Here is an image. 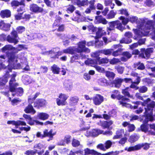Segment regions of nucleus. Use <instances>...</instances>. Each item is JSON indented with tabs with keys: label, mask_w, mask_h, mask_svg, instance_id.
Returning a JSON list of instances; mask_svg holds the SVG:
<instances>
[{
	"label": "nucleus",
	"mask_w": 155,
	"mask_h": 155,
	"mask_svg": "<svg viewBox=\"0 0 155 155\" xmlns=\"http://www.w3.org/2000/svg\"><path fill=\"white\" fill-rule=\"evenodd\" d=\"M140 128L142 131L145 133H147L149 135H155V132L149 129L147 125L142 124Z\"/></svg>",
	"instance_id": "14"
},
{
	"label": "nucleus",
	"mask_w": 155,
	"mask_h": 155,
	"mask_svg": "<svg viewBox=\"0 0 155 155\" xmlns=\"http://www.w3.org/2000/svg\"><path fill=\"white\" fill-rule=\"evenodd\" d=\"M116 27L118 29L122 31L123 30V27L121 23L118 21H116Z\"/></svg>",
	"instance_id": "56"
},
{
	"label": "nucleus",
	"mask_w": 155,
	"mask_h": 155,
	"mask_svg": "<svg viewBox=\"0 0 155 155\" xmlns=\"http://www.w3.org/2000/svg\"><path fill=\"white\" fill-rule=\"evenodd\" d=\"M21 100L19 98H14L12 99L11 104L13 106L16 105L21 102Z\"/></svg>",
	"instance_id": "45"
},
{
	"label": "nucleus",
	"mask_w": 155,
	"mask_h": 155,
	"mask_svg": "<svg viewBox=\"0 0 155 155\" xmlns=\"http://www.w3.org/2000/svg\"><path fill=\"white\" fill-rule=\"evenodd\" d=\"M120 153L119 151H111L104 154H102V155H117Z\"/></svg>",
	"instance_id": "59"
},
{
	"label": "nucleus",
	"mask_w": 155,
	"mask_h": 155,
	"mask_svg": "<svg viewBox=\"0 0 155 155\" xmlns=\"http://www.w3.org/2000/svg\"><path fill=\"white\" fill-rule=\"evenodd\" d=\"M55 134L53 133V130L51 129L49 131L48 129H45L43 131V134L42 135V137H48L50 138H53Z\"/></svg>",
	"instance_id": "20"
},
{
	"label": "nucleus",
	"mask_w": 155,
	"mask_h": 155,
	"mask_svg": "<svg viewBox=\"0 0 155 155\" xmlns=\"http://www.w3.org/2000/svg\"><path fill=\"white\" fill-rule=\"evenodd\" d=\"M113 50V49H106L101 50L100 52L106 55H110L112 54Z\"/></svg>",
	"instance_id": "37"
},
{
	"label": "nucleus",
	"mask_w": 155,
	"mask_h": 155,
	"mask_svg": "<svg viewBox=\"0 0 155 155\" xmlns=\"http://www.w3.org/2000/svg\"><path fill=\"white\" fill-rule=\"evenodd\" d=\"M129 89V88L127 87L125 89L123 90L122 91V93L124 95L131 97H132V96H130L129 93L128 91V90Z\"/></svg>",
	"instance_id": "60"
},
{
	"label": "nucleus",
	"mask_w": 155,
	"mask_h": 155,
	"mask_svg": "<svg viewBox=\"0 0 155 155\" xmlns=\"http://www.w3.org/2000/svg\"><path fill=\"white\" fill-rule=\"evenodd\" d=\"M23 117L26 120H28V123L30 125H33L34 124V123L32 121L33 120L32 117H31L30 115L24 114L23 115Z\"/></svg>",
	"instance_id": "27"
},
{
	"label": "nucleus",
	"mask_w": 155,
	"mask_h": 155,
	"mask_svg": "<svg viewBox=\"0 0 155 155\" xmlns=\"http://www.w3.org/2000/svg\"><path fill=\"white\" fill-rule=\"evenodd\" d=\"M61 18L59 16H56V19L54 21V25L55 26H58L60 23L61 22Z\"/></svg>",
	"instance_id": "39"
},
{
	"label": "nucleus",
	"mask_w": 155,
	"mask_h": 155,
	"mask_svg": "<svg viewBox=\"0 0 155 155\" xmlns=\"http://www.w3.org/2000/svg\"><path fill=\"white\" fill-rule=\"evenodd\" d=\"M123 81V79L117 78L114 81V84H115V87H119Z\"/></svg>",
	"instance_id": "32"
},
{
	"label": "nucleus",
	"mask_w": 155,
	"mask_h": 155,
	"mask_svg": "<svg viewBox=\"0 0 155 155\" xmlns=\"http://www.w3.org/2000/svg\"><path fill=\"white\" fill-rule=\"evenodd\" d=\"M78 97L76 96L71 97L70 99V104L72 105H75L77 103L79 100Z\"/></svg>",
	"instance_id": "31"
},
{
	"label": "nucleus",
	"mask_w": 155,
	"mask_h": 155,
	"mask_svg": "<svg viewBox=\"0 0 155 155\" xmlns=\"http://www.w3.org/2000/svg\"><path fill=\"white\" fill-rule=\"evenodd\" d=\"M125 37L129 38L128 40H126L125 38H123L120 41V43H125L126 44H129L131 42V40L130 39L132 37L133 35L132 33L130 32H126L125 34Z\"/></svg>",
	"instance_id": "18"
},
{
	"label": "nucleus",
	"mask_w": 155,
	"mask_h": 155,
	"mask_svg": "<svg viewBox=\"0 0 155 155\" xmlns=\"http://www.w3.org/2000/svg\"><path fill=\"white\" fill-rule=\"evenodd\" d=\"M67 97L64 94L61 93L60 94L58 98L56 99L57 104L58 106H63L65 105L67 102L66 100L67 99Z\"/></svg>",
	"instance_id": "7"
},
{
	"label": "nucleus",
	"mask_w": 155,
	"mask_h": 155,
	"mask_svg": "<svg viewBox=\"0 0 155 155\" xmlns=\"http://www.w3.org/2000/svg\"><path fill=\"white\" fill-rule=\"evenodd\" d=\"M86 41H85L79 42L78 44V48H68V53L72 54L74 53V51L78 53L84 52L87 53L90 52V49L85 48Z\"/></svg>",
	"instance_id": "4"
},
{
	"label": "nucleus",
	"mask_w": 155,
	"mask_h": 155,
	"mask_svg": "<svg viewBox=\"0 0 155 155\" xmlns=\"http://www.w3.org/2000/svg\"><path fill=\"white\" fill-rule=\"evenodd\" d=\"M60 68L55 64H54L51 67V70L54 74H59L60 71Z\"/></svg>",
	"instance_id": "28"
},
{
	"label": "nucleus",
	"mask_w": 155,
	"mask_h": 155,
	"mask_svg": "<svg viewBox=\"0 0 155 155\" xmlns=\"http://www.w3.org/2000/svg\"><path fill=\"white\" fill-rule=\"evenodd\" d=\"M37 117L40 119L45 120L48 118L49 115L46 113L41 112L38 113L37 115Z\"/></svg>",
	"instance_id": "25"
},
{
	"label": "nucleus",
	"mask_w": 155,
	"mask_h": 155,
	"mask_svg": "<svg viewBox=\"0 0 155 155\" xmlns=\"http://www.w3.org/2000/svg\"><path fill=\"white\" fill-rule=\"evenodd\" d=\"M29 10L33 13H42L44 10V9L39 7L37 4L32 3L29 6Z\"/></svg>",
	"instance_id": "8"
},
{
	"label": "nucleus",
	"mask_w": 155,
	"mask_h": 155,
	"mask_svg": "<svg viewBox=\"0 0 155 155\" xmlns=\"http://www.w3.org/2000/svg\"><path fill=\"white\" fill-rule=\"evenodd\" d=\"M44 150H42L40 151H38V150H35V151L32 150H27L25 152V154L27 155H34L37 153L38 155H42L44 153Z\"/></svg>",
	"instance_id": "19"
},
{
	"label": "nucleus",
	"mask_w": 155,
	"mask_h": 155,
	"mask_svg": "<svg viewBox=\"0 0 155 155\" xmlns=\"http://www.w3.org/2000/svg\"><path fill=\"white\" fill-rule=\"evenodd\" d=\"M39 92H36L35 94L34 97L33 98H29L28 99V101L29 103L32 104L33 103V101L40 94Z\"/></svg>",
	"instance_id": "38"
},
{
	"label": "nucleus",
	"mask_w": 155,
	"mask_h": 155,
	"mask_svg": "<svg viewBox=\"0 0 155 155\" xmlns=\"http://www.w3.org/2000/svg\"><path fill=\"white\" fill-rule=\"evenodd\" d=\"M11 5L12 7H17L19 5H22L19 2L16 0H13L11 2Z\"/></svg>",
	"instance_id": "48"
},
{
	"label": "nucleus",
	"mask_w": 155,
	"mask_h": 155,
	"mask_svg": "<svg viewBox=\"0 0 155 155\" xmlns=\"http://www.w3.org/2000/svg\"><path fill=\"white\" fill-rule=\"evenodd\" d=\"M144 4L148 6H153L154 3L151 0H147L144 3Z\"/></svg>",
	"instance_id": "62"
},
{
	"label": "nucleus",
	"mask_w": 155,
	"mask_h": 155,
	"mask_svg": "<svg viewBox=\"0 0 155 155\" xmlns=\"http://www.w3.org/2000/svg\"><path fill=\"white\" fill-rule=\"evenodd\" d=\"M115 68L117 70L118 72L120 74H122L123 73L124 69V67L120 66V65L115 66Z\"/></svg>",
	"instance_id": "43"
},
{
	"label": "nucleus",
	"mask_w": 155,
	"mask_h": 155,
	"mask_svg": "<svg viewBox=\"0 0 155 155\" xmlns=\"http://www.w3.org/2000/svg\"><path fill=\"white\" fill-rule=\"evenodd\" d=\"M97 61L91 59H88L85 61L86 64L94 67L97 64Z\"/></svg>",
	"instance_id": "29"
},
{
	"label": "nucleus",
	"mask_w": 155,
	"mask_h": 155,
	"mask_svg": "<svg viewBox=\"0 0 155 155\" xmlns=\"http://www.w3.org/2000/svg\"><path fill=\"white\" fill-rule=\"evenodd\" d=\"M22 79L23 83L26 85L28 84L32 83L33 81H34L31 78V77L27 75L23 76Z\"/></svg>",
	"instance_id": "22"
},
{
	"label": "nucleus",
	"mask_w": 155,
	"mask_h": 155,
	"mask_svg": "<svg viewBox=\"0 0 155 155\" xmlns=\"http://www.w3.org/2000/svg\"><path fill=\"white\" fill-rule=\"evenodd\" d=\"M153 51V48H148L146 50L144 48H142L141 49V53L140 54V56L143 58H148L150 56V54Z\"/></svg>",
	"instance_id": "10"
},
{
	"label": "nucleus",
	"mask_w": 155,
	"mask_h": 155,
	"mask_svg": "<svg viewBox=\"0 0 155 155\" xmlns=\"http://www.w3.org/2000/svg\"><path fill=\"white\" fill-rule=\"evenodd\" d=\"M150 144L147 143H143L141 144H138V145L140 146V149H141L142 147H143V149L145 150H147L150 147Z\"/></svg>",
	"instance_id": "44"
},
{
	"label": "nucleus",
	"mask_w": 155,
	"mask_h": 155,
	"mask_svg": "<svg viewBox=\"0 0 155 155\" xmlns=\"http://www.w3.org/2000/svg\"><path fill=\"white\" fill-rule=\"evenodd\" d=\"M105 75L106 77L110 80H113L115 76V74L113 72L109 71H106Z\"/></svg>",
	"instance_id": "33"
},
{
	"label": "nucleus",
	"mask_w": 155,
	"mask_h": 155,
	"mask_svg": "<svg viewBox=\"0 0 155 155\" xmlns=\"http://www.w3.org/2000/svg\"><path fill=\"white\" fill-rule=\"evenodd\" d=\"M120 60L119 59L114 58L110 60L109 62L111 64H115L120 62Z\"/></svg>",
	"instance_id": "46"
},
{
	"label": "nucleus",
	"mask_w": 155,
	"mask_h": 155,
	"mask_svg": "<svg viewBox=\"0 0 155 155\" xmlns=\"http://www.w3.org/2000/svg\"><path fill=\"white\" fill-rule=\"evenodd\" d=\"M112 94L111 95V97L113 99H115L117 98L119 96V93L117 90H114L112 92Z\"/></svg>",
	"instance_id": "42"
},
{
	"label": "nucleus",
	"mask_w": 155,
	"mask_h": 155,
	"mask_svg": "<svg viewBox=\"0 0 155 155\" xmlns=\"http://www.w3.org/2000/svg\"><path fill=\"white\" fill-rule=\"evenodd\" d=\"M3 25L2 29L4 31H8L10 30L11 27V25L10 24H5L4 23Z\"/></svg>",
	"instance_id": "52"
},
{
	"label": "nucleus",
	"mask_w": 155,
	"mask_h": 155,
	"mask_svg": "<svg viewBox=\"0 0 155 155\" xmlns=\"http://www.w3.org/2000/svg\"><path fill=\"white\" fill-rule=\"evenodd\" d=\"M40 69L41 73H45L48 71V68L45 66H41L40 67Z\"/></svg>",
	"instance_id": "54"
},
{
	"label": "nucleus",
	"mask_w": 155,
	"mask_h": 155,
	"mask_svg": "<svg viewBox=\"0 0 155 155\" xmlns=\"http://www.w3.org/2000/svg\"><path fill=\"white\" fill-rule=\"evenodd\" d=\"M103 130L99 129H94L91 131H87L86 135L87 136H91L96 137L100 134H102Z\"/></svg>",
	"instance_id": "13"
},
{
	"label": "nucleus",
	"mask_w": 155,
	"mask_h": 155,
	"mask_svg": "<svg viewBox=\"0 0 155 155\" xmlns=\"http://www.w3.org/2000/svg\"><path fill=\"white\" fill-rule=\"evenodd\" d=\"M129 99L127 98H124L122 97V99L119 101V103L123 106H125L126 107H130V105L127 103Z\"/></svg>",
	"instance_id": "23"
},
{
	"label": "nucleus",
	"mask_w": 155,
	"mask_h": 155,
	"mask_svg": "<svg viewBox=\"0 0 155 155\" xmlns=\"http://www.w3.org/2000/svg\"><path fill=\"white\" fill-rule=\"evenodd\" d=\"M147 91V88L145 86H143L140 87L139 89V91L142 93H144Z\"/></svg>",
	"instance_id": "64"
},
{
	"label": "nucleus",
	"mask_w": 155,
	"mask_h": 155,
	"mask_svg": "<svg viewBox=\"0 0 155 155\" xmlns=\"http://www.w3.org/2000/svg\"><path fill=\"white\" fill-rule=\"evenodd\" d=\"M152 18L153 21H142L140 19L138 20L136 17H130L129 21L132 23L136 22L137 25L138 29H134L135 34L139 36L146 35L148 34L149 30H153L155 27V14L152 16Z\"/></svg>",
	"instance_id": "1"
},
{
	"label": "nucleus",
	"mask_w": 155,
	"mask_h": 155,
	"mask_svg": "<svg viewBox=\"0 0 155 155\" xmlns=\"http://www.w3.org/2000/svg\"><path fill=\"white\" fill-rule=\"evenodd\" d=\"M6 56L8 59V62L9 64H12L15 61L17 62L18 60L17 59L18 57L16 55L15 53L13 51H7L6 52Z\"/></svg>",
	"instance_id": "6"
},
{
	"label": "nucleus",
	"mask_w": 155,
	"mask_h": 155,
	"mask_svg": "<svg viewBox=\"0 0 155 155\" xmlns=\"http://www.w3.org/2000/svg\"><path fill=\"white\" fill-rule=\"evenodd\" d=\"M11 75L8 72H7L2 77L0 78V88L5 85L8 81V79L11 78Z\"/></svg>",
	"instance_id": "11"
},
{
	"label": "nucleus",
	"mask_w": 155,
	"mask_h": 155,
	"mask_svg": "<svg viewBox=\"0 0 155 155\" xmlns=\"http://www.w3.org/2000/svg\"><path fill=\"white\" fill-rule=\"evenodd\" d=\"M137 66V69L140 70H143L145 68L144 65L142 63L138 62L136 64Z\"/></svg>",
	"instance_id": "63"
},
{
	"label": "nucleus",
	"mask_w": 155,
	"mask_h": 155,
	"mask_svg": "<svg viewBox=\"0 0 155 155\" xmlns=\"http://www.w3.org/2000/svg\"><path fill=\"white\" fill-rule=\"evenodd\" d=\"M99 53L98 52H94L92 53L91 55V57H92L96 58V61H97V60H99V59L100 58L99 57Z\"/></svg>",
	"instance_id": "61"
},
{
	"label": "nucleus",
	"mask_w": 155,
	"mask_h": 155,
	"mask_svg": "<svg viewBox=\"0 0 155 155\" xmlns=\"http://www.w3.org/2000/svg\"><path fill=\"white\" fill-rule=\"evenodd\" d=\"M72 144L73 147H77L80 145V142L78 140L74 139L72 141Z\"/></svg>",
	"instance_id": "50"
},
{
	"label": "nucleus",
	"mask_w": 155,
	"mask_h": 155,
	"mask_svg": "<svg viewBox=\"0 0 155 155\" xmlns=\"http://www.w3.org/2000/svg\"><path fill=\"white\" fill-rule=\"evenodd\" d=\"M137 80L136 81H132L131 84L130 86V88L135 89V90H137L139 89V87L137 86V85L140 82V77H138L137 79Z\"/></svg>",
	"instance_id": "26"
},
{
	"label": "nucleus",
	"mask_w": 155,
	"mask_h": 155,
	"mask_svg": "<svg viewBox=\"0 0 155 155\" xmlns=\"http://www.w3.org/2000/svg\"><path fill=\"white\" fill-rule=\"evenodd\" d=\"M13 48V47L11 45H5L3 47L2 49V52H4L7 50H12Z\"/></svg>",
	"instance_id": "47"
},
{
	"label": "nucleus",
	"mask_w": 155,
	"mask_h": 155,
	"mask_svg": "<svg viewBox=\"0 0 155 155\" xmlns=\"http://www.w3.org/2000/svg\"><path fill=\"white\" fill-rule=\"evenodd\" d=\"M106 34V32L103 30L102 28L99 27L97 28V31L96 32V36L95 39L100 38L102 35Z\"/></svg>",
	"instance_id": "24"
},
{
	"label": "nucleus",
	"mask_w": 155,
	"mask_h": 155,
	"mask_svg": "<svg viewBox=\"0 0 155 155\" xmlns=\"http://www.w3.org/2000/svg\"><path fill=\"white\" fill-rule=\"evenodd\" d=\"M121 51L122 50L121 49H119L117 50L112 52V55L114 57L117 56L121 54Z\"/></svg>",
	"instance_id": "53"
},
{
	"label": "nucleus",
	"mask_w": 155,
	"mask_h": 155,
	"mask_svg": "<svg viewBox=\"0 0 155 155\" xmlns=\"http://www.w3.org/2000/svg\"><path fill=\"white\" fill-rule=\"evenodd\" d=\"M31 18V15L30 14H25L22 17V19L25 20V21H28Z\"/></svg>",
	"instance_id": "58"
},
{
	"label": "nucleus",
	"mask_w": 155,
	"mask_h": 155,
	"mask_svg": "<svg viewBox=\"0 0 155 155\" xmlns=\"http://www.w3.org/2000/svg\"><path fill=\"white\" fill-rule=\"evenodd\" d=\"M118 12L119 14L124 15L126 16H127L129 15L128 12L125 9H121L118 11Z\"/></svg>",
	"instance_id": "51"
},
{
	"label": "nucleus",
	"mask_w": 155,
	"mask_h": 155,
	"mask_svg": "<svg viewBox=\"0 0 155 155\" xmlns=\"http://www.w3.org/2000/svg\"><path fill=\"white\" fill-rule=\"evenodd\" d=\"M150 101V99L148 98L144 101L142 104L144 106L146 104L147 105L146 107L144 108L145 110L144 113L146 116L144 122L146 123H147L149 120L152 121L153 120V117L152 116V111L155 105V102L154 101H152L149 103Z\"/></svg>",
	"instance_id": "2"
},
{
	"label": "nucleus",
	"mask_w": 155,
	"mask_h": 155,
	"mask_svg": "<svg viewBox=\"0 0 155 155\" xmlns=\"http://www.w3.org/2000/svg\"><path fill=\"white\" fill-rule=\"evenodd\" d=\"M11 15V12L8 9L2 10L0 12V16L3 18H9Z\"/></svg>",
	"instance_id": "15"
},
{
	"label": "nucleus",
	"mask_w": 155,
	"mask_h": 155,
	"mask_svg": "<svg viewBox=\"0 0 155 155\" xmlns=\"http://www.w3.org/2000/svg\"><path fill=\"white\" fill-rule=\"evenodd\" d=\"M140 146L138 145V144H137L134 146L130 147L128 148H125V150L128 152H131L140 150Z\"/></svg>",
	"instance_id": "30"
},
{
	"label": "nucleus",
	"mask_w": 155,
	"mask_h": 155,
	"mask_svg": "<svg viewBox=\"0 0 155 155\" xmlns=\"http://www.w3.org/2000/svg\"><path fill=\"white\" fill-rule=\"evenodd\" d=\"M32 104L29 103L27 106L24 110V111L27 114L31 113L32 114H35L36 112L33 106L31 105Z\"/></svg>",
	"instance_id": "17"
},
{
	"label": "nucleus",
	"mask_w": 155,
	"mask_h": 155,
	"mask_svg": "<svg viewBox=\"0 0 155 155\" xmlns=\"http://www.w3.org/2000/svg\"><path fill=\"white\" fill-rule=\"evenodd\" d=\"M95 19L97 21H98L99 22L103 24H106L107 23L106 19L102 18L101 16H96Z\"/></svg>",
	"instance_id": "34"
},
{
	"label": "nucleus",
	"mask_w": 155,
	"mask_h": 155,
	"mask_svg": "<svg viewBox=\"0 0 155 155\" xmlns=\"http://www.w3.org/2000/svg\"><path fill=\"white\" fill-rule=\"evenodd\" d=\"M11 35H8L6 38V41L10 43L17 44L18 42L17 38L18 37V33L16 30L13 29L10 33Z\"/></svg>",
	"instance_id": "5"
},
{
	"label": "nucleus",
	"mask_w": 155,
	"mask_h": 155,
	"mask_svg": "<svg viewBox=\"0 0 155 155\" xmlns=\"http://www.w3.org/2000/svg\"><path fill=\"white\" fill-rule=\"evenodd\" d=\"M7 124H12L13 125L15 126L16 128H18V126L20 125L26 126V123L24 121H22L20 120H17L16 121L14 120H8L7 122Z\"/></svg>",
	"instance_id": "12"
},
{
	"label": "nucleus",
	"mask_w": 155,
	"mask_h": 155,
	"mask_svg": "<svg viewBox=\"0 0 155 155\" xmlns=\"http://www.w3.org/2000/svg\"><path fill=\"white\" fill-rule=\"evenodd\" d=\"M112 144L113 143L110 140H107L104 143L106 149H108L110 148L111 147Z\"/></svg>",
	"instance_id": "49"
},
{
	"label": "nucleus",
	"mask_w": 155,
	"mask_h": 155,
	"mask_svg": "<svg viewBox=\"0 0 155 155\" xmlns=\"http://www.w3.org/2000/svg\"><path fill=\"white\" fill-rule=\"evenodd\" d=\"M47 102L46 100L42 98H38L34 102V106L35 107L40 109L41 107H45Z\"/></svg>",
	"instance_id": "9"
},
{
	"label": "nucleus",
	"mask_w": 155,
	"mask_h": 155,
	"mask_svg": "<svg viewBox=\"0 0 155 155\" xmlns=\"http://www.w3.org/2000/svg\"><path fill=\"white\" fill-rule=\"evenodd\" d=\"M116 21H113L109 23V27L107 28L108 30L111 31L113 30L116 26Z\"/></svg>",
	"instance_id": "40"
},
{
	"label": "nucleus",
	"mask_w": 155,
	"mask_h": 155,
	"mask_svg": "<svg viewBox=\"0 0 155 155\" xmlns=\"http://www.w3.org/2000/svg\"><path fill=\"white\" fill-rule=\"evenodd\" d=\"M122 125L124 127H127L128 128V131L129 132L134 131L135 128L134 125L130 124L128 122H123L122 124Z\"/></svg>",
	"instance_id": "21"
},
{
	"label": "nucleus",
	"mask_w": 155,
	"mask_h": 155,
	"mask_svg": "<svg viewBox=\"0 0 155 155\" xmlns=\"http://www.w3.org/2000/svg\"><path fill=\"white\" fill-rule=\"evenodd\" d=\"M94 104L96 105L100 104L104 101L103 97L100 95H97L93 99Z\"/></svg>",
	"instance_id": "16"
},
{
	"label": "nucleus",
	"mask_w": 155,
	"mask_h": 155,
	"mask_svg": "<svg viewBox=\"0 0 155 155\" xmlns=\"http://www.w3.org/2000/svg\"><path fill=\"white\" fill-rule=\"evenodd\" d=\"M119 19L122 20V22L124 25H126L128 21V19L127 18H125L123 16L120 17Z\"/></svg>",
	"instance_id": "57"
},
{
	"label": "nucleus",
	"mask_w": 155,
	"mask_h": 155,
	"mask_svg": "<svg viewBox=\"0 0 155 155\" xmlns=\"http://www.w3.org/2000/svg\"><path fill=\"white\" fill-rule=\"evenodd\" d=\"M98 83L100 85L102 86H106L107 85L106 79L103 78L100 79L98 80Z\"/></svg>",
	"instance_id": "41"
},
{
	"label": "nucleus",
	"mask_w": 155,
	"mask_h": 155,
	"mask_svg": "<svg viewBox=\"0 0 155 155\" xmlns=\"http://www.w3.org/2000/svg\"><path fill=\"white\" fill-rule=\"evenodd\" d=\"M138 138L139 137L137 135L134 134L130 136L129 141L131 143H133L136 141Z\"/></svg>",
	"instance_id": "36"
},
{
	"label": "nucleus",
	"mask_w": 155,
	"mask_h": 155,
	"mask_svg": "<svg viewBox=\"0 0 155 155\" xmlns=\"http://www.w3.org/2000/svg\"><path fill=\"white\" fill-rule=\"evenodd\" d=\"M15 30L18 34H21L25 31V28L23 26H20L17 27Z\"/></svg>",
	"instance_id": "35"
},
{
	"label": "nucleus",
	"mask_w": 155,
	"mask_h": 155,
	"mask_svg": "<svg viewBox=\"0 0 155 155\" xmlns=\"http://www.w3.org/2000/svg\"><path fill=\"white\" fill-rule=\"evenodd\" d=\"M17 76L16 73L12 74L11 75V78L9 83V91L12 92H15L18 95L21 96L24 92L23 88L21 87L17 88L19 85L18 83L15 82L16 81V77Z\"/></svg>",
	"instance_id": "3"
},
{
	"label": "nucleus",
	"mask_w": 155,
	"mask_h": 155,
	"mask_svg": "<svg viewBox=\"0 0 155 155\" xmlns=\"http://www.w3.org/2000/svg\"><path fill=\"white\" fill-rule=\"evenodd\" d=\"M108 62V60L107 58H102L101 59H99V60L97 61V64H99L107 63Z\"/></svg>",
	"instance_id": "55"
}]
</instances>
